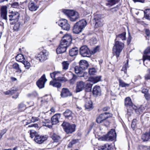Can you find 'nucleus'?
<instances>
[{
  "label": "nucleus",
  "mask_w": 150,
  "mask_h": 150,
  "mask_svg": "<svg viewBox=\"0 0 150 150\" xmlns=\"http://www.w3.org/2000/svg\"><path fill=\"white\" fill-rule=\"evenodd\" d=\"M62 11L71 21H75L79 18V13L76 11L73 10L63 9Z\"/></svg>",
  "instance_id": "nucleus-1"
},
{
  "label": "nucleus",
  "mask_w": 150,
  "mask_h": 150,
  "mask_svg": "<svg viewBox=\"0 0 150 150\" xmlns=\"http://www.w3.org/2000/svg\"><path fill=\"white\" fill-rule=\"evenodd\" d=\"M80 77H83L84 79L86 81H88L89 77L88 74L87 72H83L82 74L79 76Z\"/></svg>",
  "instance_id": "nucleus-47"
},
{
  "label": "nucleus",
  "mask_w": 150,
  "mask_h": 150,
  "mask_svg": "<svg viewBox=\"0 0 150 150\" xmlns=\"http://www.w3.org/2000/svg\"><path fill=\"white\" fill-rule=\"evenodd\" d=\"M124 47V44L117 39L115 40V44L113 48V51L115 52L117 57H119L120 52L122 51Z\"/></svg>",
  "instance_id": "nucleus-2"
},
{
  "label": "nucleus",
  "mask_w": 150,
  "mask_h": 150,
  "mask_svg": "<svg viewBox=\"0 0 150 150\" xmlns=\"http://www.w3.org/2000/svg\"><path fill=\"white\" fill-rule=\"evenodd\" d=\"M39 118L35 117H33L32 118L31 121L32 122H34L38 120Z\"/></svg>",
  "instance_id": "nucleus-61"
},
{
  "label": "nucleus",
  "mask_w": 150,
  "mask_h": 150,
  "mask_svg": "<svg viewBox=\"0 0 150 150\" xmlns=\"http://www.w3.org/2000/svg\"><path fill=\"white\" fill-rule=\"evenodd\" d=\"M63 66V69L64 70H67L68 68L69 63L68 61H64L62 63Z\"/></svg>",
  "instance_id": "nucleus-41"
},
{
  "label": "nucleus",
  "mask_w": 150,
  "mask_h": 150,
  "mask_svg": "<svg viewBox=\"0 0 150 150\" xmlns=\"http://www.w3.org/2000/svg\"><path fill=\"white\" fill-rule=\"evenodd\" d=\"M48 52L45 51V52H41L38 55L37 58V60L42 62L48 59Z\"/></svg>",
  "instance_id": "nucleus-11"
},
{
  "label": "nucleus",
  "mask_w": 150,
  "mask_h": 150,
  "mask_svg": "<svg viewBox=\"0 0 150 150\" xmlns=\"http://www.w3.org/2000/svg\"><path fill=\"white\" fill-rule=\"evenodd\" d=\"M78 142V140L76 139H73L72 141L70 142L69 144L68 145V147L71 148L72 147V145L77 143Z\"/></svg>",
  "instance_id": "nucleus-45"
},
{
  "label": "nucleus",
  "mask_w": 150,
  "mask_h": 150,
  "mask_svg": "<svg viewBox=\"0 0 150 150\" xmlns=\"http://www.w3.org/2000/svg\"><path fill=\"white\" fill-rule=\"evenodd\" d=\"M78 52L79 50L78 48L76 47H73L69 50V54L70 56L73 57L77 55Z\"/></svg>",
  "instance_id": "nucleus-28"
},
{
  "label": "nucleus",
  "mask_w": 150,
  "mask_h": 150,
  "mask_svg": "<svg viewBox=\"0 0 150 150\" xmlns=\"http://www.w3.org/2000/svg\"><path fill=\"white\" fill-rule=\"evenodd\" d=\"M61 75V72L59 71H55L50 73L51 78L53 79L57 80V78L59 77Z\"/></svg>",
  "instance_id": "nucleus-29"
},
{
  "label": "nucleus",
  "mask_w": 150,
  "mask_h": 150,
  "mask_svg": "<svg viewBox=\"0 0 150 150\" xmlns=\"http://www.w3.org/2000/svg\"><path fill=\"white\" fill-rule=\"evenodd\" d=\"M28 7L29 10L31 11H35L38 8L37 6L33 2L31 1L29 2Z\"/></svg>",
  "instance_id": "nucleus-26"
},
{
  "label": "nucleus",
  "mask_w": 150,
  "mask_h": 150,
  "mask_svg": "<svg viewBox=\"0 0 150 150\" xmlns=\"http://www.w3.org/2000/svg\"><path fill=\"white\" fill-rule=\"evenodd\" d=\"M112 115L110 113L105 112L100 114L96 119V121L98 123H103V122L109 117L112 116Z\"/></svg>",
  "instance_id": "nucleus-5"
},
{
  "label": "nucleus",
  "mask_w": 150,
  "mask_h": 150,
  "mask_svg": "<svg viewBox=\"0 0 150 150\" xmlns=\"http://www.w3.org/2000/svg\"><path fill=\"white\" fill-rule=\"evenodd\" d=\"M60 117V114H56L54 115L51 118V123L52 125H56L59 122V119Z\"/></svg>",
  "instance_id": "nucleus-17"
},
{
  "label": "nucleus",
  "mask_w": 150,
  "mask_h": 150,
  "mask_svg": "<svg viewBox=\"0 0 150 150\" xmlns=\"http://www.w3.org/2000/svg\"><path fill=\"white\" fill-rule=\"evenodd\" d=\"M19 14L17 12H12L9 15V20L10 21H17L19 17Z\"/></svg>",
  "instance_id": "nucleus-16"
},
{
  "label": "nucleus",
  "mask_w": 150,
  "mask_h": 150,
  "mask_svg": "<svg viewBox=\"0 0 150 150\" xmlns=\"http://www.w3.org/2000/svg\"><path fill=\"white\" fill-rule=\"evenodd\" d=\"M147 71L148 73L145 75L144 78L146 80H149L150 79V69H148Z\"/></svg>",
  "instance_id": "nucleus-53"
},
{
  "label": "nucleus",
  "mask_w": 150,
  "mask_h": 150,
  "mask_svg": "<svg viewBox=\"0 0 150 150\" xmlns=\"http://www.w3.org/2000/svg\"><path fill=\"white\" fill-rule=\"evenodd\" d=\"M88 66V62L85 60H82L79 62V66L84 70L86 69Z\"/></svg>",
  "instance_id": "nucleus-21"
},
{
  "label": "nucleus",
  "mask_w": 150,
  "mask_h": 150,
  "mask_svg": "<svg viewBox=\"0 0 150 150\" xmlns=\"http://www.w3.org/2000/svg\"><path fill=\"white\" fill-rule=\"evenodd\" d=\"M74 71L76 74L79 76L83 73V70L79 66H76L74 68Z\"/></svg>",
  "instance_id": "nucleus-30"
},
{
  "label": "nucleus",
  "mask_w": 150,
  "mask_h": 150,
  "mask_svg": "<svg viewBox=\"0 0 150 150\" xmlns=\"http://www.w3.org/2000/svg\"><path fill=\"white\" fill-rule=\"evenodd\" d=\"M93 95L96 96L101 95V91L99 86H96L93 88Z\"/></svg>",
  "instance_id": "nucleus-22"
},
{
  "label": "nucleus",
  "mask_w": 150,
  "mask_h": 150,
  "mask_svg": "<svg viewBox=\"0 0 150 150\" xmlns=\"http://www.w3.org/2000/svg\"><path fill=\"white\" fill-rule=\"evenodd\" d=\"M145 60H148L150 61V55H143V60L144 64L146 63V62H145Z\"/></svg>",
  "instance_id": "nucleus-48"
},
{
  "label": "nucleus",
  "mask_w": 150,
  "mask_h": 150,
  "mask_svg": "<svg viewBox=\"0 0 150 150\" xmlns=\"http://www.w3.org/2000/svg\"><path fill=\"white\" fill-rule=\"evenodd\" d=\"M12 68L14 69L16 72L18 73H21L22 72V70L20 68V65L18 63L15 62L12 65Z\"/></svg>",
  "instance_id": "nucleus-25"
},
{
  "label": "nucleus",
  "mask_w": 150,
  "mask_h": 150,
  "mask_svg": "<svg viewBox=\"0 0 150 150\" xmlns=\"http://www.w3.org/2000/svg\"><path fill=\"white\" fill-rule=\"evenodd\" d=\"M133 109L134 110L136 113L139 115L143 112L145 109L144 107L142 105H141L140 107L139 108H137L135 105L133 106Z\"/></svg>",
  "instance_id": "nucleus-19"
},
{
  "label": "nucleus",
  "mask_w": 150,
  "mask_h": 150,
  "mask_svg": "<svg viewBox=\"0 0 150 150\" xmlns=\"http://www.w3.org/2000/svg\"><path fill=\"white\" fill-rule=\"evenodd\" d=\"M18 108L19 109H21V111L24 110L26 108L25 105L23 103H21L18 105Z\"/></svg>",
  "instance_id": "nucleus-52"
},
{
  "label": "nucleus",
  "mask_w": 150,
  "mask_h": 150,
  "mask_svg": "<svg viewBox=\"0 0 150 150\" xmlns=\"http://www.w3.org/2000/svg\"><path fill=\"white\" fill-rule=\"evenodd\" d=\"M72 40V37L71 35L67 34L63 37L60 42H63V44L69 46L71 43Z\"/></svg>",
  "instance_id": "nucleus-8"
},
{
  "label": "nucleus",
  "mask_w": 150,
  "mask_h": 150,
  "mask_svg": "<svg viewBox=\"0 0 150 150\" xmlns=\"http://www.w3.org/2000/svg\"><path fill=\"white\" fill-rule=\"evenodd\" d=\"M116 134L114 129H111L104 137V139L107 141H112L115 139Z\"/></svg>",
  "instance_id": "nucleus-7"
},
{
  "label": "nucleus",
  "mask_w": 150,
  "mask_h": 150,
  "mask_svg": "<svg viewBox=\"0 0 150 150\" xmlns=\"http://www.w3.org/2000/svg\"><path fill=\"white\" fill-rule=\"evenodd\" d=\"M80 53L83 57H89L91 55L90 50L86 45L80 47Z\"/></svg>",
  "instance_id": "nucleus-6"
},
{
  "label": "nucleus",
  "mask_w": 150,
  "mask_h": 150,
  "mask_svg": "<svg viewBox=\"0 0 150 150\" xmlns=\"http://www.w3.org/2000/svg\"><path fill=\"white\" fill-rule=\"evenodd\" d=\"M23 64L24 67L26 69H29L30 67V63L28 61H23Z\"/></svg>",
  "instance_id": "nucleus-50"
},
{
  "label": "nucleus",
  "mask_w": 150,
  "mask_h": 150,
  "mask_svg": "<svg viewBox=\"0 0 150 150\" xmlns=\"http://www.w3.org/2000/svg\"><path fill=\"white\" fill-rule=\"evenodd\" d=\"M9 91H10V94H12L16 92V89H14V88H13L10 89Z\"/></svg>",
  "instance_id": "nucleus-64"
},
{
  "label": "nucleus",
  "mask_w": 150,
  "mask_h": 150,
  "mask_svg": "<svg viewBox=\"0 0 150 150\" xmlns=\"http://www.w3.org/2000/svg\"><path fill=\"white\" fill-rule=\"evenodd\" d=\"M94 15L93 20L94 23L95 27L98 28L103 26V21L102 18V15L97 13H95Z\"/></svg>",
  "instance_id": "nucleus-3"
},
{
  "label": "nucleus",
  "mask_w": 150,
  "mask_h": 150,
  "mask_svg": "<svg viewBox=\"0 0 150 150\" xmlns=\"http://www.w3.org/2000/svg\"><path fill=\"white\" fill-rule=\"evenodd\" d=\"M70 75L72 76V77L70 80V83L71 84H74L77 78L76 76L71 72H70Z\"/></svg>",
  "instance_id": "nucleus-43"
},
{
  "label": "nucleus",
  "mask_w": 150,
  "mask_h": 150,
  "mask_svg": "<svg viewBox=\"0 0 150 150\" xmlns=\"http://www.w3.org/2000/svg\"><path fill=\"white\" fill-rule=\"evenodd\" d=\"M37 132L36 131L33 130H30V137L31 138H33L34 137L37 136L36 135Z\"/></svg>",
  "instance_id": "nucleus-51"
},
{
  "label": "nucleus",
  "mask_w": 150,
  "mask_h": 150,
  "mask_svg": "<svg viewBox=\"0 0 150 150\" xmlns=\"http://www.w3.org/2000/svg\"><path fill=\"white\" fill-rule=\"evenodd\" d=\"M47 81L45 75L44 74L37 82L36 84L40 88H43L44 87L45 84Z\"/></svg>",
  "instance_id": "nucleus-10"
},
{
  "label": "nucleus",
  "mask_w": 150,
  "mask_h": 150,
  "mask_svg": "<svg viewBox=\"0 0 150 150\" xmlns=\"http://www.w3.org/2000/svg\"><path fill=\"white\" fill-rule=\"evenodd\" d=\"M99 50V47L97 46L94 48L92 50L91 52L93 54H94L98 51Z\"/></svg>",
  "instance_id": "nucleus-56"
},
{
  "label": "nucleus",
  "mask_w": 150,
  "mask_h": 150,
  "mask_svg": "<svg viewBox=\"0 0 150 150\" xmlns=\"http://www.w3.org/2000/svg\"><path fill=\"white\" fill-rule=\"evenodd\" d=\"M47 139L46 136H42L40 135H37L35 137V141L38 144H41Z\"/></svg>",
  "instance_id": "nucleus-15"
},
{
  "label": "nucleus",
  "mask_w": 150,
  "mask_h": 150,
  "mask_svg": "<svg viewBox=\"0 0 150 150\" xmlns=\"http://www.w3.org/2000/svg\"><path fill=\"white\" fill-rule=\"evenodd\" d=\"M35 127V128H38V125L37 124H31L29 125L28 126V127Z\"/></svg>",
  "instance_id": "nucleus-59"
},
{
  "label": "nucleus",
  "mask_w": 150,
  "mask_h": 150,
  "mask_svg": "<svg viewBox=\"0 0 150 150\" xmlns=\"http://www.w3.org/2000/svg\"><path fill=\"white\" fill-rule=\"evenodd\" d=\"M128 67V60L127 59L126 63H125V64L123 66L121 70L124 71V73L126 74L127 73V68Z\"/></svg>",
  "instance_id": "nucleus-40"
},
{
  "label": "nucleus",
  "mask_w": 150,
  "mask_h": 150,
  "mask_svg": "<svg viewBox=\"0 0 150 150\" xmlns=\"http://www.w3.org/2000/svg\"><path fill=\"white\" fill-rule=\"evenodd\" d=\"M150 139V136L148 133L143 134L142 136V139L144 142L148 141Z\"/></svg>",
  "instance_id": "nucleus-35"
},
{
  "label": "nucleus",
  "mask_w": 150,
  "mask_h": 150,
  "mask_svg": "<svg viewBox=\"0 0 150 150\" xmlns=\"http://www.w3.org/2000/svg\"><path fill=\"white\" fill-rule=\"evenodd\" d=\"M150 54V47H147L144 52V55H147Z\"/></svg>",
  "instance_id": "nucleus-54"
},
{
  "label": "nucleus",
  "mask_w": 150,
  "mask_h": 150,
  "mask_svg": "<svg viewBox=\"0 0 150 150\" xmlns=\"http://www.w3.org/2000/svg\"><path fill=\"white\" fill-rule=\"evenodd\" d=\"M103 122V123L104 125L106 127H108L110 124L109 122L106 120Z\"/></svg>",
  "instance_id": "nucleus-62"
},
{
  "label": "nucleus",
  "mask_w": 150,
  "mask_h": 150,
  "mask_svg": "<svg viewBox=\"0 0 150 150\" xmlns=\"http://www.w3.org/2000/svg\"><path fill=\"white\" fill-rule=\"evenodd\" d=\"M144 16L146 19L150 20V9H146L144 11Z\"/></svg>",
  "instance_id": "nucleus-38"
},
{
  "label": "nucleus",
  "mask_w": 150,
  "mask_h": 150,
  "mask_svg": "<svg viewBox=\"0 0 150 150\" xmlns=\"http://www.w3.org/2000/svg\"><path fill=\"white\" fill-rule=\"evenodd\" d=\"M19 4L18 2H15L11 4L12 7L15 8H17L19 7Z\"/></svg>",
  "instance_id": "nucleus-58"
},
{
  "label": "nucleus",
  "mask_w": 150,
  "mask_h": 150,
  "mask_svg": "<svg viewBox=\"0 0 150 150\" xmlns=\"http://www.w3.org/2000/svg\"><path fill=\"white\" fill-rule=\"evenodd\" d=\"M72 96L71 93L67 88H63L61 92L60 96L63 98L67 97Z\"/></svg>",
  "instance_id": "nucleus-14"
},
{
  "label": "nucleus",
  "mask_w": 150,
  "mask_h": 150,
  "mask_svg": "<svg viewBox=\"0 0 150 150\" xmlns=\"http://www.w3.org/2000/svg\"><path fill=\"white\" fill-rule=\"evenodd\" d=\"M63 42H60V45L57 49V54H61L66 52L67 48L68 47L63 44Z\"/></svg>",
  "instance_id": "nucleus-13"
},
{
  "label": "nucleus",
  "mask_w": 150,
  "mask_h": 150,
  "mask_svg": "<svg viewBox=\"0 0 150 150\" xmlns=\"http://www.w3.org/2000/svg\"><path fill=\"white\" fill-rule=\"evenodd\" d=\"M82 29L76 23L74 25L73 28V31L74 33L78 34L82 31Z\"/></svg>",
  "instance_id": "nucleus-27"
},
{
  "label": "nucleus",
  "mask_w": 150,
  "mask_h": 150,
  "mask_svg": "<svg viewBox=\"0 0 150 150\" xmlns=\"http://www.w3.org/2000/svg\"><path fill=\"white\" fill-rule=\"evenodd\" d=\"M147 147L143 145H140L138 146V149L139 150H146Z\"/></svg>",
  "instance_id": "nucleus-57"
},
{
  "label": "nucleus",
  "mask_w": 150,
  "mask_h": 150,
  "mask_svg": "<svg viewBox=\"0 0 150 150\" xmlns=\"http://www.w3.org/2000/svg\"><path fill=\"white\" fill-rule=\"evenodd\" d=\"M51 123L50 120L48 119L45 120L42 122L43 126L47 127L49 128L52 127V126L51 125Z\"/></svg>",
  "instance_id": "nucleus-34"
},
{
  "label": "nucleus",
  "mask_w": 150,
  "mask_h": 150,
  "mask_svg": "<svg viewBox=\"0 0 150 150\" xmlns=\"http://www.w3.org/2000/svg\"><path fill=\"white\" fill-rule=\"evenodd\" d=\"M108 2L106 3V5L109 6H111L115 4V0H107Z\"/></svg>",
  "instance_id": "nucleus-46"
},
{
  "label": "nucleus",
  "mask_w": 150,
  "mask_h": 150,
  "mask_svg": "<svg viewBox=\"0 0 150 150\" xmlns=\"http://www.w3.org/2000/svg\"><path fill=\"white\" fill-rule=\"evenodd\" d=\"M126 33L124 32L121 34L116 35V38L115 39H117V40H126Z\"/></svg>",
  "instance_id": "nucleus-33"
},
{
  "label": "nucleus",
  "mask_w": 150,
  "mask_h": 150,
  "mask_svg": "<svg viewBox=\"0 0 150 150\" xmlns=\"http://www.w3.org/2000/svg\"><path fill=\"white\" fill-rule=\"evenodd\" d=\"M101 77V76H99L94 77V79L95 81V83H97L100 81V80Z\"/></svg>",
  "instance_id": "nucleus-60"
},
{
  "label": "nucleus",
  "mask_w": 150,
  "mask_h": 150,
  "mask_svg": "<svg viewBox=\"0 0 150 150\" xmlns=\"http://www.w3.org/2000/svg\"><path fill=\"white\" fill-rule=\"evenodd\" d=\"M16 60L19 62H23L24 60L23 56L22 54L17 55L16 57Z\"/></svg>",
  "instance_id": "nucleus-39"
},
{
  "label": "nucleus",
  "mask_w": 150,
  "mask_h": 150,
  "mask_svg": "<svg viewBox=\"0 0 150 150\" xmlns=\"http://www.w3.org/2000/svg\"><path fill=\"white\" fill-rule=\"evenodd\" d=\"M7 11V7L6 6H3L1 8V16L4 19L6 20Z\"/></svg>",
  "instance_id": "nucleus-20"
},
{
  "label": "nucleus",
  "mask_w": 150,
  "mask_h": 150,
  "mask_svg": "<svg viewBox=\"0 0 150 150\" xmlns=\"http://www.w3.org/2000/svg\"><path fill=\"white\" fill-rule=\"evenodd\" d=\"M86 83L82 81H78L76 83L75 88L76 93H78L82 91L85 88Z\"/></svg>",
  "instance_id": "nucleus-9"
},
{
  "label": "nucleus",
  "mask_w": 150,
  "mask_h": 150,
  "mask_svg": "<svg viewBox=\"0 0 150 150\" xmlns=\"http://www.w3.org/2000/svg\"><path fill=\"white\" fill-rule=\"evenodd\" d=\"M59 25L63 30L68 31L70 29V25L67 23V21L66 19L62 20Z\"/></svg>",
  "instance_id": "nucleus-12"
},
{
  "label": "nucleus",
  "mask_w": 150,
  "mask_h": 150,
  "mask_svg": "<svg viewBox=\"0 0 150 150\" xmlns=\"http://www.w3.org/2000/svg\"><path fill=\"white\" fill-rule=\"evenodd\" d=\"M51 137L54 142L58 143L59 144L62 141V138L60 136L56 134L53 133Z\"/></svg>",
  "instance_id": "nucleus-23"
},
{
  "label": "nucleus",
  "mask_w": 150,
  "mask_h": 150,
  "mask_svg": "<svg viewBox=\"0 0 150 150\" xmlns=\"http://www.w3.org/2000/svg\"><path fill=\"white\" fill-rule=\"evenodd\" d=\"M96 72V71L95 68H90L88 69V73L91 75L95 74Z\"/></svg>",
  "instance_id": "nucleus-44"
},
{
  "label": "nucleus",
  "mask_w": 150,
  "mask_h": 150,
  "mask_svg": "<svg viewBox=\"0 0 150 150\" xmlns=\"http://www.w3.org/2000/svg\"><path fill=\"white\" fill-rule=\"evenodd\" d=\"M137 120V119H134L132 122V123L131 124V127L134 129V128L135 127V126L136 125V122Z\"/></svg>",
  "instance_id": "nucleus-55"
},
{
  "label": "nucleus",
  "mask_w": 150,
  "mask_h": 150,
  "mask_svg": "<svg viewBox=\"0 0 150 150\" xmlns=\"http://www.w3.org/2000/svg\"><path fill=\"white\" fill-rule=\"evenodd\" d=\"M72 112L69 110H67L63 113V115L66 119L71 120L73 118Z\"/></svg>",
  "instance_id": "nucleus-18"
},
{
  "label": "nucleus",
  "mask_w": 150,
  "mask_h": 150,
  "mask_svg": "<svg viewBox=\"0 0 150 150\" xmlns=\"http://www.w3.org/2000/svg\"><path fill=\"white\" fill-rule=\"evenodd\" d=\"M85 107L87 109H92L93 108L92 103L90 100H87L85 104Z\"/></svg>",
  "instance_id": "nucleus-37"
},
{
  "label": "nucleus",
  "mask_w": 150,
  "mask_h": 150,
  "mask_svg": "<svg viewBox=\"0 0 150 150\" xmlns=\"http://www.w3.org/2000/svg\"><path fill=\"white\" fill-rule=\"evenodd\" d=\"M76 23L79 26V27L83 29L86 26L87 22L84 19H82Z\"/></svg>",
  "instance_id": "nucleus-32"
},
{
  "label": "nucleus",
  "mask_w": 150,
  "mask_h": 150,
  "mask_svg": "<svg viewBox=\"0 0 150 150\" xmlns=\"http://www.w3.org/2000/svg\"><path fill=\"white\" fill-rule=\"evenodd\" d=\"M125 101V105L127 107H132L133 108V106L135 105L133 104L131 99L129 97L126 98Z\"/></svg>",
  "instance_id": "nucleus-24"
},
{
  "label": "nucleus",
  "mask_w": 150,
  "mask_h": 150,
  "mask_svg": "<svg viewBox=\"0 0 150 150\" xmlns=\"http://www.w3.org/2000/svg\"><path fill=\"white\" fill-rule=\"evenodd\" d=\"M119 82V86L122 87H128L129 86V84L126 83L125 82L120 79L119 78L118 79Z\"/></svg>",
  "instance_id": "nucleus-36"
},
{
  "label": "nucleus",
  "mask_w": 150,
  "mask_h": 150,
  "mask_svg": "<svg viewBox=\"0 0 150 150\" xmlns=\"http://www.w3.org/2000/svg\"><path fill=\"white\" fill-rule=\"evenodd\" d=\"M144 96L145 99L147 100H149L150 99V95L148 93L144 95Z\"/></svg>",
  "instance_id": "nucleus-63"
},
{
  "label": "nucleus",
  "mask_w": 150,
  "mask_h": 150,
  "mask_svg": "<svg viewBox=\"0 0 150 150\" xmlns=\"http://www.w3.org/2000/svg\"><path fill=\"white\" fill-rule=\"evenodd\" d=\"M57 80L61 81L66 82L68 81V79L63 76H60L57 78Z\"/></svg>",
  "instance_id": "nucleus-49"
},
{
  "label": "nucleus",
  "mask_w": 150,
  "mask_h": 150,
  "mask_svg": "<svg viewBox=\"0 0 150 150\" xmlns=\"http://www.w3.org/2000/svg\"><path fill=\"white\" fill-rule=\"evenodd\" d=\"M62 126L65 131L67 134L71 133L75 131V126L74 124L70 125L68 122H64Z\"/></svg>",
  "instance_id": "nucleus-4"
},
{
  "label": "nucleus",
  "mask_w": 150,
  "mask_h": 150,
  "mask_svg": "<svg viewBox=\"0 0 150 150\" xmlns=\"http://www.w3.org/2000/svg\"><path fill=\"white\" fill-rule=\"evenodd\" d=\"M54 80L51 81L50 82V84L54 87L59 88L61 87L62 84L60 82Z\"/></svg>",
  "instance_id": "nucleus-31"
},
{
  "label": "nucleus",
  "mask_w": 150,
  "mask_h": 150,
  "mask_svg": "<svg viewBox=\"0 0 150 150\" xmlns=\"http://www.w3.org/2000/svg\"><path fill=\"white\" fill-rule=\"evenodd\" d=\"M110 145L108 144H105L103 146H101L100 150H111L110 149Z\"/></svg>",
  "instance_id": "nucleus-42"
}]
</instances>
